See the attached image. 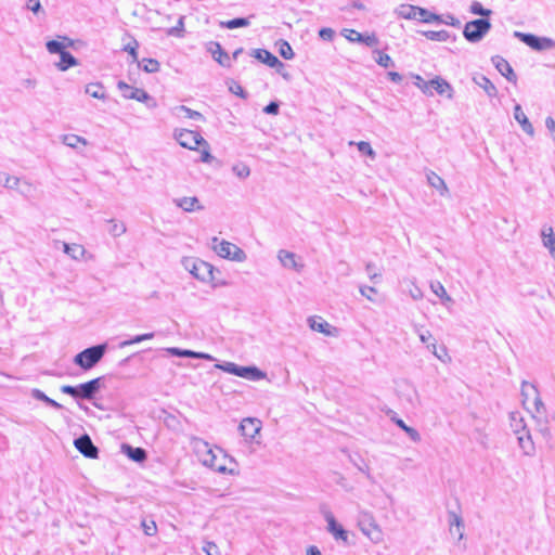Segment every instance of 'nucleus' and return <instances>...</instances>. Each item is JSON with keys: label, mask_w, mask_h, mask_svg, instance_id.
<instances>
[{"label": "nucleus", "mask_w": 555, "mask_h": 555, "mask_svg": "<svg viewBox=\"0 0 555 555\" xmlns=\"http://www.w3.org/2000/svg\"><path fill=\"white\" fill-rule=\"evenodd\" d=\"M191 443L194 453L204 466L221 474L228 472L233 473L232 469H228L227 467V461L233 462V459L229 457L222 449L217 448L214 450L210 444L202 438H193Z\"/></svg>", "instance_id": "1"}, {"label": "nucleus", "mask_w": 555, "mask_h": 555, "mask_svg": "<svg viewBox=\"0 0 555 555\" xmlns=\"http://www.w3.org/2000/svg\"><path fill=\"white\" fill-rule=\"evenodd\" d=\"M102 379V377H96L77 386L63 385L61 391L75 399L92 400L101 389Z\"/></svg>", "instance_id": "2"}, {"label": "nucleus", "mask_w": 555, "mask_h": 555, "mask_svg": "<svg viewBox=\"0 0 555 555\" xmlns=\"http://www.w3.org/2000/svg\"><path fill=\"white\" fill-rule=\"evenodd\" d=\"M106 349V344L86 348L74 357V363L85 371L91 370L102 360Z\"/></svg>", "instance_id": "3"}, {"label": "nucleus", "mask_w": 555, "mask_h": 555, "mask_svg": "<svg viewBox=\"0 0 555 555\" xmlns=\"http://www.w3.org/2000/svg\"><path fill=\"white\" fill-rule=\"evenodd\" d=\"M211 248L219 257L232 261L243 262L247 258L246 253L237 245L216 236L211 238Z\"/></svg>", "instance_id": "4"}, {"label": "nucleus", "mask_w": 555, "mask_h": 555, "mask_svg": "<svg viewBox=\"0 0 555 555\" xmlns=\"http://www.w3.org/2000/svg\"><path fill=\"white\" fill-rule=\"evenodd\" d=\"M182 264L185 270L201 282H210L214 280V267L204 260L184 258Z\"/></svg>", "instance_id": "5"}, {"label": "nucleus", "mask_w": 555, "mask_h": 555, "mask_svg": "<svg viewBox=\"0 0 555 555\" xmlns=\"http://www.w3.org/2000/svg\"><path fill=\"white\" fill-rule=\"evenodd\" d=\"M491 29L489 18H477L467 22L463 29L464 38L472 43L481 41Z\"/></svg>", "instance_id": "6"}, {"label": "nucleus", "mask_w": 555, "mask_h": 555, "mask_svg": "<svg viewBox=\"0 0 555 555\" xmlns=\"http://www.w3.org/2000/svg\"><path fill=\"white\" fill-rule=\"evenodd\" d=\"M216 366L227 373L249 380H259L266 376V374L256 366H241L233 362H225L223 364H217Z\"/></svg>", "instance_id": "7"}, {"label": "nucleus", "mask_w": 555, "mask_h": 555, "mask_svg": "<svg viewBox=\"0 0 555 555\" xmlns=\"http://www.w3.org/2000/svg\"><path fill=\"white\" fill-rule=\"evenodd\" d=\"M531 413L532 417L535 420L537 425L539 427V431L545 437H551V429L548 427V418L546 414V408L543 403L541 397L539 396L537 400H533L530 404V410H527Z\"/></svg>", "instance_id": "8"}, {"label": "nucleus", "mask_w": 555, "mask_h": 555, "mask_svg": "<svg viewBox=\"0 0 555 555\" xmlns=\"http://www.w3.org/2000/svg\"><path fill=\"white\" fill-rule=\"evenodd\" d=\"M117 88L122 92L125 99L137 100L138 102L145 103L149 108L157 106L156 100L151 96L144 89L129 86L125 81H118Z\"/></svg>", "instance_id": "9"}, {"label": "nucleus", "mask_w": 555, "mask_h": 555, "mask_svg": "<svg viewBox=\"0 0 555 555\" xmlns=\"http://www.w3.org/2000/svg\"><path fill=\"white\" fill-rule=\"evenodd\" d=\"M514 37L535 51L550 50L555 47V42L551 38L539 37L529 33L514 31Z\"/></svg>", "instance_id": "10"}, {"label": "nucleus", "mask_w": 555, "mask_h": 555, "mask_svg": "<svg viewBox=\"0 0 555 555\" xmlns=\"http://www.w3.org/2000/svg\"><path fill=\"white\" fill-rule=\"evenodd\" d=\"M175 139L185 149L196 150L199 145H207V141L199 132L188 129H179L175 131Z\"/></svg>", "instance_id": "11"}, {"label": "nucleus", "mask_w": 555, "mask_h": 555, "mask_svg": "<svg viewBox=\"0 0 555 555\" xmlns=\"http://www.w3.org/2000/svg\"><path fill=\"white\" fill-rule=\"evenodd\" d=\"M322 514L327 522V530L336 540H341L344 542H347L348 540V532L343 528L341 525H339L332 512L327 508L322 509Z\"/></svg>", "instance_id": "12"}, {"label": "nucleus", "mask_w": 555, "mask_h": 555, "mask_svg": "<svg viewBox=\"0 0 555 555\" xmlns=\"http://www.w3.org/2000/svg\"><path fill=\"white\" fill-rule=\"evenodd\" d=\"M74 444L76 449L88 459H96L99 456V449L93 444L88 435L76 438Z\"/></svg>", "instance_id": "13"}, {"label": "nucleus", "mask_w": 555, "mask_h": 555, "mask_svg": "<svg viewBox=\"0 0 555 555\" xmlns=\"http://www.w3.org/2000/svg\"><path fill=\"white\" fill-rule=\"evenodd\" d=\"M238 429L246 440L254 441L261 429V422L258 418L246 417L241 422Z\"/></svg>", "instance_id": "14"}, {"label": "nucleus", "mask_w": 555, "mask_h": 555, "mask_svg": "<svg viewBox=\"0 0 555 555\" xmlns=\"http://www.w3.org/2000/svg\"><path fill=\"white\" fill-rule=\"evenodd\" d=\"M343 36L350 42H359L367 47H375L378 44V38L375 34L362 35L354 29H344Z\"/></svg>", "instance_id": "15"}, {"label": "nucleus", "mask_w": 555, "mask_h": 555, "mask_svg": "<svg viewBox=\"0 0 555 555\" xmlns=\"http://www.w3.org/2000/svg\"><path fill=\"white\" fill-rule=\"evenodd\" d=\"M251 55L269 67L276 68L279 73L280 68L284 67V64L274 54L266 49H254L251 51Z\"/></svg>", "instance_id": "16"}, {"label": "nucleus", "mask_w": 555, "mask_h": 555, "mask_svg": "<svg viewBox=\"0 0 555 555\" xmlns=\"http://www.w3.org/2000/svg\"><path fill=\"white\" fill-rule=\"evenodd\" d=\"M278 259L286 269H292L296 272H301L304 269V263L299 262L296 254L292 251L281 249L278 254Z\"/></svg>", "instance_id": "17"}, {"label": "nucleus", "mask_w": 555, "mask_h": 555, "mask_svg": "<svg viewBox=\"0 0 555 555\" xmlns=\"http://www.w3.org/2000/svg\"><path fill=\"white\" fill-rule=\"evenodd\" d=\"M207 50L211 53L214 60L218 62L223 67L231 66V57L228 53L222 49L221 44L216 41H210L207 44Z\"/></svg>", "instance_id": "18"}, {"label": "nucleus", "mask_w": 555, "mask_h": 555, "mask_svg": "<svg viewBox=\"0 0 555 555\" xmlns=\"http://www.w3.org/2000/svg\"><path fill=\"white\" fill-rule=\"evenodd\" d=\"M492 63L495 66V68L500 72V74L504 76L508 81L516 82L517 76L514 73L509 63L505 59L496 55L492 57Z\"/></svg>", "instance_id": "19"}, {"label": "nucleus", "mask_w": 555, "mask_h": 555, "mask_svg": "<svg viewBox=\"0 0 555 555\" xmlns=\"http://www.w3.org/2000/svg\"><path fill=\"white\" fill-rule=\"evenodd\" d=\"M359 526L363 534H365L371 541L375 543L380 541L382 531L372 519L362 520Z\"/></svg>", "instance_id": "20"}, {"label": "nucleus", "mask_w": 555, "mask_h": 555, "mask_svg": "<svg viewBox=\"0 0 555 555\" xmlns=\"http://www.w3.org/2000/svg\"><path fill=\"white\" fill-rule=\"evenodd\" d=\"M309 326L312 331L322 333L326 336H333L334 332H336V327L328 324L321 317H311L308 319Z\"/></svg>", "instance_id": "21"}, {"label": "nucleus", "mask_w": 555, "mask_h": 555, "mask_svg": "<svg viewBox=\"0 0 555 555\" xmlns=\"http://www.w3.org/2000/svg\"><path fill=\"white\" fill-rule=\"evenodd\" d=\"M540 396V392L535 385L529 383V382H522L521 384V397H522V404L526 408V410H530V404L533 400H537V398Z\"/></svg>", "instance_id": "22"}, {"label": "nucleus", "mask_w": 555, "mask_h": 555, "mask_svg": "<svg viewBox=\"0 0 555 555\" xmlns=\"http://www.w3.org/2000/svg\"><path fill=\"white\" fill-rule=\"evenodd\" d=\"M167 351L171 356H176V357L204 359V360H208V361L215 360L214 357L210 356L209 353L193 351V350H189V349H180L177 347H172V348H168Z\"/></svg>", "instance_id": "23"}, {"label": "nucleus", "mask_w": 555, "mask_h": 555, "mask_svg": "<svg viewBox=\"0 0 555 555\" xmlns=\"http://www.w3.org/2000/svg\"><path fill=\"white\" fill-rule=\"evenodd\" d=\"M173 203L185 212L204 209L196 196L175 198Z\"/></svg>", "instance_id": "24"}, {"label": "nucleus", "mask_w": 555, "mask_h": 555, "mask_svg": "<svg viewBox=\"0 0 555 555\" xmlns=\"http://www.w3.org/2000/svg\"><path fill=\"white\" fill-rule=\"evenodd\" d=\"M431 90L438 93L439 95H447L448 99L453 98V88L452 86L443 78L437 76L430 80Z\"/></svg>", "instance_id": "25"}, {"label": "nucleus", "mask_w": 555, "mask_h": 555, "mask_svg": "<svg viewBox=\"0 0 555 555\" xmlns=\"http://www.w3.org/2000/svg\"><path fill=\"white\" fill-rule=\"evenodd\" d=\"M426 178H427L428 184L431 188L436 189L441 196H444L449 193V189H448L444 180L439 175H437L435 171L429 170L426 173Z\"/></svg>", "instance_id": "26"}, {"label": "nucleus", "mask_w": 555, "mask_h": 555, "mask_svg": "<svg viewBox=\"0 0 555 555\" xmlns=\"http://www.w3.org/2000/svg\"><path fill=\"white\" fill-rule=\"evenodd\" d=\"M542 244L548 249L551 256L555 258V234L550 225H543L541 230Z\"/></svg>", "instance_id": "27"}, {"label": "nucleus", "mask_w": 555, "mask_h": 555, "mask_svg": "<svg viewBox=\"0 0 555 555\" xmlns=\"http://www.w3.org/2000/svg\"><path fill=\"white\" fill-rule=\"evenodd\" d=\"M514 118L517 120V122H519V125L521 126V129L526 133H528L530 135H532L534 133L533 126L527 118L526 114L524 113V111L519 104H516L514 107Z\"/></svg>", "instance_id": "28"}, {"label": "nucleus", "mask_w": 555, "mask_h": 555, "mask_svg": "<svg viewBox=\"0 0 555 555\" xmlns=\"http://www.w3.org/2000/svg\"><path fill=\"white\" fill-rule=\"evenodd\" d=\"M122 452L133 462L142 463L146 460L147 454L143 448H134L129 444H122Z\"/></svg>", "instance_id": "29"}, {"label": "nucleus", "mask_w": 555, "mask_h": 555, "mask_svg": "<svg viewBox=\"0 0 555 555\" xmlns=\"http://www.w3.org/2000/svg\"><path fill=\"white\" fill-rule=\"evenodd\" d=\"M518 446L525 455L531 456L534 454L535 448L531 435L528 431L517 435Z\"/></svg>", "instance_id": "30"}, {"label": "nucleus", "mask_w": 555, "mask_h": 555, "mask_svg": "<svg viewBox=\"0 0 555 555\" xmlns=\"http://www.w3.org/2000/svg\"><path fill=\"white\" fill-rule=\"evenodd\" d=\"M474 82L485 90L488 96L494 98L498 94L496 87L492 83V81L486 77L485 75H477L473 78Z\"/></svg>", "instance_id": "31"}, {"label": "nucleus", "mask_w": 555, "mask_h": 555, "mask_svg": "<svg viewBox=\"0 0 555 555\" xmlns=\"http://www.w3.org/2000/svg\"><path fill=\"white\" fill-rule=\"evenodd\" d=\"M421 7L412 5V4H401L396 9V14L399 17L404 20H415L418 21V10Z\"/></svg>", "instance_id": "32"}, {"label": "nucleus", "mask_w": 555, "mask_h": 555, "mask_svg": "<svg viewBox=\"0 0 555 555\" xmlns=\"http://www.w3.org/2000/svg\"><path fill=\"white\" fill-rule=\"evenodd\" d=\"M85 92L90 96L99 100H106L107 94L105 92V88L101 82H91L88 83L85 88Z\"/></svg>", "instance_id": "33"}, {"label": "nucleus", "mask_w": 555, "mask_h": 555, "mask_svg": "<svg viewBox=\"0 0 555 555\" xmlns=\"http://www.w3.org/2000/svg\"><path fill=\"white\" fill-rule=\"evenodd\" d=\"M77 64V59L72 53L65 50L60 54V62L56 64V67L60 70L65 72L68 68L76 66Z\"/></svg>", "instance_id": "34"}, {"label": "nucleus", "mask_w": 555, "mask_h": 555, "mask_svg": "<svg viewBox=\"0 0 555 555\" xmlns=\"http://www.w3.org/2000/svg\"><path fill=\"white\" fill-rule=\"evenodd\" d=\"M449 525H450V528H449L450 533L453 534L454 527H456L457 532H459V540H462L464 538V533L462 530L464 527V521H463L462 517L454 512H449Z\"/></svg>", "instance_id": "35"}, {"label": "nucleus", "mask_w": 555, "mask_h": 555, "mask_svg": "<svg viewBox=\"0 0 555 555\" xmlns=\"http://www.w3.org/2000/svg\"><path fill=\"white\" fill-rule=\"evenodd\" d=\"M509 420H511V427L515 435H520V434L528 431L525 421L520 416L519 413L512 412L509 414Z\"/></svg>", "instance_id": "36"}, {"label": "nucleus", "mask_w": 555, "mask_h": 555, "mask_svg": "<svg viewBox=\"0 0 555 555\" xmlns=\"http://www.w3.org/2000/svg\"><path fill=\"white\" fill-rule=\"evenodd\" d=\"M31 397L36 400H39V401H42L44 402L47 405L55 409V410H61L63 409V405L59 402H56L55 400L49 398L42 390L40 389H37V388H34L31 389V392H30Z\"/></svg>", "instance_id": "37"}, {"label": "nucleus", "mask_w": 555, "mask_h": 555, "mask_svg": "<svg viewBox=\"0 0 555 555\" xmlns=\"http://www.w3.org/2000/svg\"><path fill=\"white\" fill-rule=\"evenodd\" d=\"M63 250L66 255H68L70 258H73L75 260L80 259L86 253L83 246H81L79 244H68V243H63Z\"/></svg>", "instance_id": "38"}, {"label": "nucleus", "mask_w": 555, "mask_h": 555, "mask_svg": "<svg viewBox=\"0 0 555 555\" xmlns=\"http://www.w3.org/2000/svg\"><path fill=\"white\" fill-rule=\"evenodd\" d=\"M420 340L427 346V348L431 351V353L437 357L438 359H442L441 354L438 353L437 347H436V340L434 339L431 333L426 330L425 332H422Z\"/></svg>", "instance_id": "39"}, {"label": "nucleus", "mask_w": 555, "mask_h": 555, "mask_svg": "<svg viewBox=\"0 0 555 555\" xmlns=\"http://www.w3.org/2000/svg\"><path fill=\"white\" fill-rule=\"evenodd\" d=\"M62 142L68 147L76 149L79 143L87 145L88 141L80 135L77 134H64L62 137Z\"/></svg>", "instance_id": "40"}, {"label": "nucleus", "mask_w": 555, "mask_h": 555, "mask_svg": "<svg viewBox=\"0 0 555 555\" xmlns=\"http://www.w3.org/2000/svg\"><path fill=\"white\" fill-rule=\"evenodd\" d=\"M249 20L246 17H236L230 21L220 22V27L228 28V29H235L240 27H247L249 26Z\"/></svg>", "instance_id": "41"}, {"label": "nucleus", "mask_w": 555, "mask_h": 555, "mask_svg": "<svg viewBox=\"0 0 555 555\" xmlns=\"http://www.w3.org/2000/svg\"><path fill=\"white\" fill-rule=\"evenodd\" d=\"M395 423L399 428L406 433L411 440L414 442L421 441V435L415 428L408 426L401 418L395 420Z\"/></svg>", "instance_id": "42"}, {"label": "nucleus", "mask_w": 555, "mask_h": 555, "mask_svg": "<svg viewBox=\"0 0 555 555\" xmlns=\"http://www.w3.org/2000/svg\"><path fill=\"white\" fill-rule=\"evenodd\" d=\"M414 85L426 95L433 96L434 91L431 90L430 80H424L420 75H413Z\"/></svg>", "instance_id": "43"}, {"label": "nucleus", "mask_w": 555, "mask_h": 555, "mask_svg": "<svg viewBox=\"0 0 555 555\" xmlns=\"http://www.w3.org/2000/svg\"><path fill=\"white\" fill-rule=\"evenodd\" d=\"M423 35L431 41L444 42L450 39V34L447 30H428L424 31Z\"/></svg>", "instance_id": "44"}, {"label": "nucleus", "mask_w": 555, "mask_h": 555, "mask_svg": "<svg viewBox=\"0 0 555 555\" xmlns=\"http://www.w3.org/2000/svg\"><path fill=\"white\" fill-rule=\"evenodd\" d=\"M438 20H440V15L433 13L424 8H421L418 10V21L420 22L429 24L433 22L438 23Z\"/></svg>", "instance_id": "45"}, {"label": "nucleus", "mask_w": 555, "mask_h": 555, "mask_svg": "<svg viewBox=\"0 0 555 555\" xmlns=\"http://www.w3.org/2000/svg\"><path fill=\"white\" fill-rule=\"evenodd\" d=\"M108 222L111 225L107 231L114 237L121 236L127 230L124 222H118L116 220H108Z\"/></svg>", "instance_id": "46"}, {"label": "nucleus", "mask_w": 555, "mask_h": 555, "mask_svg": "<svg viewBox=\"0 0 555 555\" xmlns=\"http://www.w3.org/2000/svg\"><path fill=\"white\" fill-rule=\"evenodd\" d=\"M470 13L475 15H480L482 17H489L492 14V11L483 8V5L479 1H473L469 7Z\"/></svg>", "instance_id": "47"}, {"label": "nucleus", "mask_w": 555, "mask_h": 555, "mask_svg": "<svg viewBox=\"0 0 555 555\" xmlns=\"http://www.w3.org/2000/svg\"><path fill=\"white\" fill-rule=\"evenodd\" d=\"M377 56L375 57L376 63L382 67H391L395 66V63L389 54L382 52V51H375Z\"/></svg>", "instance_id": "48"}, {"label": "nucleus", "mask_w": 555, "mask_h": 555, "mask_svg": "<svg viewBox=\"0 0 555 555\" xmlns=\"http://www.w3.org/2000/svg\"><path fill=\"white\" fill-rule=\"evenodd\" d=\"M279 53L285 60H292L295 55L292 46L285 40L279 42Z\"/></svg>", "instance_id": "49"}, {"label": "nucleus", "mask_w": 555, "mask_h": 555, "mask_svg": "<svg viewBox=\"0 0 555 555\" xmlns=\"http://www.w3.org/2000/svg\"><path fill=\"white\" fill-rule=\"evenodd\" d=\"M430 288L442 300H447V301L451 300V297L447 294L444 286L440 282H438V281L433 282L430 284Z\"/></svg>", "instance_id": "50"}, {"label": "nucleus", "mask_w": 555, "mask_h": 555, "mask_svg": "<svg viewBox=\"0 0 555 555\" xmlns=\"http://www.w3.org/2000/svg\"><path fill=\"white\" fill-rule=\"evenodd\" d=\"M142 64L143 65L140 63L139 65L146 73H156L159 70V63L154 59H143Z\"/></svg>", "instance_id": "51"}, {"label": "nucleus", "mask_w": 555, "mask_h": 555, "mask_svg": "<svg viewBox=\"0 0 555 555\" xmlns=\"http://www.w3.org/2000/svg\"><path fill=\"white\" fill-rule=\"evenodd\" d=\"M232 171L240 179H246L250 175V168L243 163L234 165Z\"/></svg>", "instance_id": "52"}, {"label": "nucleus", "mask_w": 555, "mask_h": 555, "mask_svg": "<svg viewBox=\"0 0 555 555\" xmlns=\"http://www.w3.org/2000/svg\"><path fill=\"white\" fill-rule=\"evenodd\" d=\"M179 112H183L185 114V117L195 119V120H205V117L202 113L194 111L185 105H180L177 107Z\"/></svg>", "instance_id": "53"}, {"label": "nucleus", "mask_w": 555, "mask_h": 555, "mask_svg": "<svg viewBox=\"0 0 555 555\" xmlns=\"http://www.w3.org/2000/svg\"><path fill=\"white\" fill-rule=\"evenodd\" d=\"M46 47H47V50L49 51V53H51V54H61L62 52L65 51L64 43L61 41H57V40L48 41Z\"/></svg>", "instance_id": "54"}, {"label": "nucleus", "mask_w": 555, "mask_h": 555, "mask_svg": "<svg viewBox=\"0 0 555 555\" xmlns=\"http://www.w3.org/2000/svg\"><path fill=\"white\" fill-rule=\"evenodd\" d=\"M350 461L352 462V464L361 472L363 473L366 478L371 481V482H374V478L373 476L371 475V472H370V467L366 463H364L363 460H361V464L358 463L351 455L349 456Z\"/></svg>", "instance_id": "55"}, {"label": "nucleus", "mask_w": 555, "mask_h": 555, "mask_svg": "<svg viewBox=\"0 0 555 555\" xmlns=\"http://www.w3.org/2000/svg\"><path fill=\"white\" fill-rule=\"evenodd\" d=\"M356 145H357L358 151L360 153L367 155L372 159H374L376 157V153L372 149V146H371V144L369 142L360 141V142L356 143Z\"/></svg>", "instance_id": "56"}, {"label": "nucleus", "mask_w": 555, "mask_h": 555, "mask_svg": "<svg viewBox=\"0 0 555 555\" xmlns=\"http://www.w3.org/2000/svg\"><path fill=\"white\" fill-rule=\"evenodd\" d=\"M439 24H446L452 27H460L461 22L459 18H456L453 14L448 13L440 15V20H438Z\"/></svg>", "instance_id": "57"}, {"label": "nucleus", "mask_w": 555, "mask_h": 555, "mask_svg": "<svg viewBox=\"0 0 555 555\" xmlns=\"http://www.w3.org/2000/svg\"><path fill=\"white\" fill-rule=\"evenodd\" d=\"M35 188L34 185L28 181H21V184L18 186V192L29 198L34 195Z\"/></svg>", "instance_id": "58"}, {"label": "nucleus", "mask_w": 555, "mask_h": 555, "mask_svg": "<svg viewBox=\"0 0 555 555\" xmlns=\"http://www.w3.org/2000/svg\"><path fill=\"white\" fill-rule=\"evenodd\" d=\"M183 31H184V24H183V17L181 16L179 18V21H178L177 26L169 28L167 30V34L169 36L182 37L183 36Z\"/></svg>", "instance_id": "59"}, {"label": "nucleus", "mask_w": 555, "mask_h": 555, "mask_svg": "<svg viewBox=\"0 0 555 555\" xmlns=\"http://www.w3.org/2000/svg\"><path fill=\"white\" fill-rule=\"evenodd\" d=\"M359 291L360 294L364 296L366 299H369L370 301H375L373 298V295L377 294V289L375 287L362 285L360 286Z\"/></svg>", "instance_id": "60"}, {"label": "nucleus", "mask_w": 555, "mask_h": 555, "mask_svg": "<svg viewBox=\"0 0 555 555\" xmlns=\"http://www.w3.org/2000/svg\"><path fill=\"white\" fill-rule=\"evenodd\" d=\"M203 551L207 555H221V552H220L218 545L215 542H210V541L205 542V545L203 546Z\"/></svg>", "instance_id": "61"}, {"label": "nucleus", "mask_w": 555, "mask_h": 555, "mask_svg": "<svg viewBox=\"0 0 555 555\" xmlns=\"http://www.w3.org/2000/svg\"><path fill=\"white\" fill-rule=\"evenodd\" d=\"M319 36L325 41H332L334 39L335 31L332 28L324 27L320 29Z\"/></svg>", "instance_id": "62"}, {"label": "nucleus", "mask_w": 555, "mask_h": 555, "mask_svg": "<svg viewBox=\"0 0 555 555\" xmlns=\"http://www.w3.org/2000/svg\"><path fill=\"white\" fill-rule=\"evenodd\" d=\"M230 91L236 95H238L242 99H247V92L243 89V87L236 82H233L232 86H230Z\"/></svg>", "instance_id": "63"}, {"label": "nucleus", "mask_w": 555, "mask_h": 555, "mask_svg": "<svg viewBox=\"0 0 555 555\" xmlns=\"http://www.w3.org/2000/svg\"><path fill=\"white\" fill-rule=\"evenodd\" d=\"M142 527H143V531L146 535H154L156 533V524L154 521H150V522H146V521H143L142 522Z\"/></svg>", "instance_id": "64"}]
</instances>
